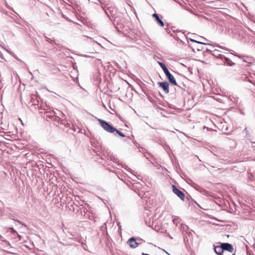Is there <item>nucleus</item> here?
<instances>
[{
  "instance_id": "obj_1",
  "label": "nucleus",
  "mask_w": 255,
  "mask_h": 255,
  "mask_svg": "<svg viewBox=\"0 0 255 255\" xmlns=\"http://www.w3.org/2000/svg\"><path fill=\"white\" fill-rule=\"evenodd\" d=\"M99 122L101 127L107 132L113 133L116 131L120 136L123 137L126 136L123 133L109 124L107 122L103 120H99Z\"/></svg>"
},
{
  "instance_id": "obj_2",
  "label": "nucleus",
  "mask_w": 255,
  "mask_h": 255,
  "mask_svg": "<svg viewBox=\"0 0 255 255\" xmlns=\"http://www.w3.org/2000/svg\"><path fill=\"white\" fill-rule=\"evenodd\" d=\"M172 187L173 192L176 194L180 199H181L182 201H184L185 199V195L184 193L177 188L175 185H172Z\"/></svg>"
},
{
  "instance_id": "obj_3",
  "label": "nucleus",
  "mask_w": 255,
  "mask_h": 255,
  "mask_svg": "<svg viewBox=\"0 0 255 255\" xmlns=\"http://www.w3.org/2000/svg\"><path fill=\"white\" fill-rule=\"evenodd\" d=\"M165 75L167 77L168 79L169 80L170 83L172 84L173 85L177 86V83L173 77V76L170 73L169 71L168 70L167 72L165 73Z\"/></svg>"
},
{
  "instance_id": "obj_4",
  "label": "nucleus",
  "mask_w": 255,
  "mask_h": 255,
  "mask_svg": "<svg viewBox=\"0 0 255 255\" xmlns=\"http://www.w3.org/2000/svg\"><path fill=\"white\" fill-rule=\"evenodd\" d=\"M158 85L162 88L165 93L168 94L169 92V84L167 82H159Z\"/></svg>"
},
{
  "instance_id": "obj_5",
  "label": "nucleus",
  "mask_w": 255,
  "mask_h": 255,
  "mask_svg": "<svg viewBox=\"0 0 255 255\" xmlns=\"http://www.w3.org/2000/svg\"><path fill=\"white\" fill-rule=\"evenodd\" d=\"M222 247L223 251H227L230 253H233L234 251L233 246L229 243H222Z\"/></svg>"
},
{
  "instance_id": "obj_6",
  "label": "nucleus",
  "mask_w": 255,
  "mask_h": 255,
  "mask_svg": "<svg viewBox=\"0 0 255 255\" xmlns=\"http://www.w3.org/2000/svg\"><path fill=\"white\" fill-rule=\"evenodd\" d=\"M128 243L131 248H135L138 246V244L136 242L135 239L133 237L130 238L128 240Z\"/></svg>"
},
{
  "instance_id": "obj_7",
  "label": "nucleus",
  "mask_w": 255,
  "mask_h": 255,
  "mask_svg": "<svg viewBox=\"0 0 255 255\" xmlns=\"http://www.w3.org/2000/svg\"><path fill=\"white\" fill-rule=\"evenodd\" d=\"M214 251L215 252L219 255H222L223 253V249L222 247V244L220 246H214Z\"/></svg>"
},
{
  "instance_id": "obj_8",
  "label": "nucleus",
  "mask_w": 255,
  "mask_h": 255,
  "mask_svg": "<svg viewBox=\"0 0 255 255\" xmlns=\"http://www.w3.org/2000/svg\"><path fill=\"white\" fill-rule=\"evenodd\" d=\"M152 16L155 18L157 22L161 26L163 27L164 26L163 22L159 18L157 14L154 13L152 14Z\"/></svg>"
},
{
  "instance_id": "obj_9",
  "label": "nucleus",
  "mask_w": 255,
  "mask_h": 255,
  "mask_svg": "<svg viewBox=\"0 0 255 255\" xmlns=\"http://www.w3.org/2000/svg\"><path fill=\"white\" fill-rule=\"evenodd\" d=\"M53 120L55 121H57V122L60 123L61 125H65L67 124V122L66 121L63 120H61L60 118H59V117H54Z\"/></svg>"
},
{
  "instance_id": "obj_10",
  "label": "nucleus",
  "mask_w": 255,
  "mask_h": 255,
  "mask_svg": "<svg viewBox=\"0 0 255 255\" xmlns=\"http://www.w3.org/2000/svg\"><path fill=\"white\" fill-rule=\"evenodd\" d=\"M252 61H254L255 60L254 59H252V58H250L248 57H247L246 59H243V61L248 63L249 66L253 64V63H254V62H253Z\"/></svg>"
},
{
  "instance_id": "obj_11",
  "label": "nucleus",
  "mask_w": 255,
  "mask_h": 255,
  "mask_svg": "<svg viewBox=\"0 0 255 255\" xmlns=\"http://www.w3.org/2000/svg\"><path fill=\"white\" fill-rule=\"evenodd\" d=\"M158 64L160 66V67L162 68L164 73L168 70V69L167 68V67H166L164 63L159 62Z\"/></svg>"
},
{
  "instance_id": "obj_12",
  "label": "nucleus",
  "mask_w": 255,
  "mask_h": 255,
  "mask_svg": "<svg viewBox=\"0 0 255 255\" xmlns=\"http://www.w3.org/2000/svg\"><path fill=\"white\" fill-rule=\"evenodd\" d=\"M225 62L227 64V65L230 66H232L235 64L234 63H233L232 61L227 58H225Z\"/></svg>"
},
{
  "instance_id": "obj_13",
  "label": "nucleus",
  "mask_w": 255,
  "mask_h": 255,
  "mask_svg": "<svg viewBox=\"0 0 255 255\" xmlns=\"http://www.w3.org/2000/svg\"><path fill=\"white\" fill-rule=\"evenodd\" d=\"M49 113L47 112V113H46V116H47V117H50V118H52L53 119V117H54V116H50V115H49Z\"/></svg>"
},
{
  "instance_id": "obj_14",
  "label": "nucleus",
  "mask_w": 255,
  "mask_h": 255,
  "mask_svg": "<svg viewBox=\"0 0 255 255\" xmlns=\"http://www.w3.org/2000/svg\"><path fill=\"white\" fill-rule=\"evenodd\" d=\"M142 255H149L148 254H144V253H142Z\"/></svg>"
},
{
  "instance_id": "obj_15",
  "label": "nucleus",
  "mask_w": 255,
  "mask_h": 255,
  "mask_svg": "<svg viewBox=\"0 0 255 255\" xmlns=\"http://www.w3.org/2000/svg\"><path fill=\"white\" fill-rule=\"evenodd\" d=\"M3 243H4L6 245H7V243L6 242H4V241H3Z\"/></svg>"
},
{
  "instance_id": "obj_16",
  "label": "nucleus",
  "mask_w": 255,
  "mask_h": 255,
  "mask_svg": "<svg viewBox=\"0 0 255 255\" xmlns=\"http://www.w3.org/2000/svg\"><path fill=\"white\" fill-rule=\"evenodd\" d=\"M238 57H239V58H242V56H238Z\"/></svg>"
},
{
  "instance_id": "obj_17",
  "label": "nucleus",
  "mask_w": 255,
  "mask_h": 255,
  "mask_svg": "<svg viewBox=\"0 0 255 255\" xmlns=\"http://www.w3.org/2000/svg\"><path fill=\"white\" fill-rule=\"evenodd\" d=\"M19 240H20L21 237L19 236Z\"/></svg>"
},
{
  "instance_id": "obj_18",
  "label": "nucleus",
  "mask_w": 255,
  "mask_h": 255,
  "mask_svg": "<svg viewBox=\"0 0 255 255\" xmlns=\"http://www.w3.org/2000/svg\"><path fill=\"white\" fill-rule=\"evenodd\" d=\"M232 255H235V253H234Z\"/></svg>"
}]
</instances>
